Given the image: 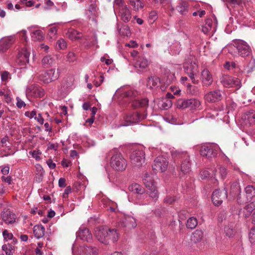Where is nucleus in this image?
<instances>
[{
  "mask_svg": "<svg viewBox=\"0 0 255 255\" xmlns=\"http://www.w3.org/2000/svg\"><path fill=\"white\" fill-rule=\"evenodd\" d=\"M235 44L239 56L245 58L252 55V49L246 42L240 39L235 40Z\"/></svg>",
  "mask_w": 255,
  "mask_h": 255,
  "instance_id": "5",
  "label": "nucleus"
},
{
  "mask_svg": "<svg viewBox=\"0 0 255 255\" xmlns=\"http://www.w3.org/2000/svg\"><path fill=\"white\" fill-rule=\"evenodd\" d=\"M201 80L203 86L208 87L212 84L213 76L208 69H205L201 72Z\"/></svg>",
  "mask_w": 255,
  "mask_h": 255,
  "instance_id": "14",
  "label": "nucleus"
},
{
  "mask_svg": "<svg viewBox=\"0 0 255 255\" xmlns=\"http://www.w3.org/2000/svg\"><path fill=\"white\" fill-rule=\"evenodd\" d=\"M197 220L196 218L192 217L189 218L187 221L186 227L187 228L193 229L197 225Z\"/></svg>",
  "mask_w": 255,
  "mask_h": 255,
  "instance_id": "35",
  "label": "nucleus"
},
{
  "mask_svg": "<svg viewBox=\"0 0 255 255\" xmlns=\"http://www.w3.org/2000/svg\"><path fill=\"white\" fill-rule=\"evenodd\" d=\"M71 188L70 186H67L65 189L63 195V198H66L69 194L71 192Z\"/></svg>",
  "mask_w": 255,
  "mask_h": 255,
  "instance_id": "60",
  "label": "nucleus"
},
{
  "mask_svg": "<svg viewBox=\"0 0 255 255\" xmlns=\"http://www.w3.org/2000/svg\"><path fill=\"white\" fill-rule=\"evenodd\" d=\"M220 82L226 88L241 87V81L238 78L228 75H223L220 78Z\"/></svg>",
  "mask_w": 255,
  "mask_h": 255,
  "instance_id": "6",
  "label": "nucleus"
},
{
  "mask_svg": "<svg viewBox=\"0 0 255 255\" xmlns=\"http://www.w3.org/2000/svg\"><path fill=\"white\" fill-rule=\"evenodd\" d=\"M47 164L51 169H54L56 167L55 163H53L52 159H49L46 161Z\"/></svg>",
  "mask_w": 255,
  "mask_h": 255,
  "instance_id": "61",
  "label": "nucleus"
},
{
  "mask_svg": "<svg viewBox=\"0 0 255 255\" xmlns=\"http://www.w3.org/2000/svg\"><path fill=\"white\" fill-rule=\"evenodd\" d=\"M25 115L29 118L30 119H35L36 116V112L35 111H32L31 112H26L25 113Z\"/></svg>",
  "mask_w": 255,
  "mask_h": 255,
  "instance_id": "55",
  "label": "nucleus"
},
{
  "mask_svg": "<svg viewBox=\"0 0 255 255\" xmlns=\"http://www.w3.org/2000/svg\"><path fill=\"white\" fill-rule=\"evenodd\" d=\"M245 192L248 200L251 199L255 196V188L253 186L249 185L246 187Z\"/></svg>",
  "mask_w": 255,
  "mask_h": 255,
  "instance_id": "31",
  "label": "nucleus"
},
{
  "mask_svg": "<svg viewBox=\"0 0 255 255\" xmlns=\"http://www.w3.org/2000/svg\"><path fill=\"white\" fill-rule=\"evenodd\" d=\"M141 119V117L137 113L128 114L125 117L126 124H124V126H128L131 124L137 123L139 122Z\"/></svg>",
  "mask_w": 255,
  "mask_h": 255,
  "instance_id": "17",
  "label": "nucleus"
},
{
  "mask_svg": "<svg viewBox=\"0 0 255 255\" xmlns=\"http://www.w3.org/2000/svg\"><path fill=\"white\" fill-rule=\"evenodd\" d=\"M56 47L58 49L64 50L67 48V43L65 39L60 38L57 40L56 44Z\"/></svg>",
  "mask_w": 255,
  "mask_h": 255,
  "instance_id": "44",
  "label": "nucleus"
},
{
  "mask_svg": "<svg viewBox=\"0 0 255 255\" xmlns=\"http://www.w3.org/2000/svg\"><path fill=\"white\" fill-rule=\"evenodd\" d=\"M110 153L112 154L110 162L112 167L117 171H122L125 170L127 163L121 153L116 149L112 150Z\"/></svg>",
  "mask_w": 255,
  "mask_h": 255,
  "instance_id": "1",
  "label": "nucleus"
},
{
  "mask_svg": "<svg viewBox=\"0 0 255 255\" xmlns=\"http://www.w3.org/2000/svg\"><path fill=\"white\" fill-rule=\"evenodd\" d=\"M190 164L188 160H185L181 163L179 176L180 178L188 174L190 171Z\"/></svg>",
  "mask_w": 255,
  "mask_h": 255,
  "instance_id": "20",
  "label": "nucleus"
},
{
  "mask_svg": "<svg viewBox=\"0 0 255 255\" xmlns=\"http://www.w3.org/2000/svg\"><path fill=\"white\" fill-rule=\"evenodd\" d=\"M149 62L145 57L143 56H138L135 59L134 66L136 68L143 69L147 67L149 65Z\"/></svg>",
  "mask_w": 255,
  "mask_h": 255,
  "instance_id": "21",
  "label": "nucleus"
},
{
  "mask_svg": "<svg viewBox=\"0 0 255 255\" xmlns=\"http://www.w3.org/2000/svg\"><path fill=\"white\" fill-rule=\"evenodd\" d=\"M45 3L47 6V9H50L54 5V3L50 0H44Z\"/></svg>",
  "mask_w": 255,
  "mask_h": 255,
  "instance_id": "63",
  "label": "nucleus"
},
{
  "mask_svg": "<svg viewBox=\"0 0 255 255\" xmlns=\"http://www.w3.org/2000/svg\"><path fill=\"white\" fill-rule=\"evenodd\" d=\"M45 229L41 225H36L33 228V233L35 237L37 239L43 237L44 235Z\"/></svg>",
  "mask_w": 255,
  "mask_h": 255,
  "instance_id": "27",
  "label": "nucleus"
},
{
  "mask_svg": "<svg viewBox=\"0 0 255 255\" xmlns=\"http://www.w3.org/2000/svg\"><path fill=\"white\" fill-rule=\"evenodd\" d=\"M188 7V4L186 2H182L178 6V10L181 13H182L185 10L187 9Z\"/></svg>",
  "mask_w": 255,
  "mask_h": 255,
  "instance_id": "49",
  "label": "nucleus"
},
{
  "mask_svg": "<svg viewBox=\"0 0 255 255\" xmlns=\"http://www.w3.org/2000/svg\"><path fill=\"white\" fill-rule=\"evenodd\" d=\"M203 237V232L201 230H196L191 236L192 242L196 243L202 241Z\"/></svg>",
  "mask_w": 255,
  "mask_h": 255,
  "instance_id": "26",
  "label": "nucleus"
},
{
  "mask_svg": "<svg viewBox=\"0 0 255 255\" xmlns=\"http://www.w3.org/2000/svg\"><path fill=\"white\" fill-rule=\"evenodd\" d=\"M59 77L58 71L56 72L54 69H51L42 73L39 75V79L44 83L47 84L57 80Z\"/></svg>",
  "mask_w": 255,
  "mask_h": 255,
  "instance_id": "7",
  "label": "nucleus"
},
{
  "mask_svg": "<svg viewBox=\"0 0 255 255\" xmlns=\"http://www.w3.org/2000/svg\"><path fill=\"white\" fill-rule=\"evenodd\" d=\"M228 173L227 169L224 166H220L215 170L214 175L217 177L218 175L222 179H224Z\"/></svg>",
  "mask_w": 255,
  "mask_h": 255,
  "instance_id": "29",
  "label": "nucleus"
},
{
  "mask_svg": "<svg viewBox=\"0 0 255 255\" xmlns=\"http://www.w3.org/2000/svg\"><path fill=\"white\" fill-rule=\"evenodd\" d=\"M32 40L33 41H40L43 38L42 31L40 30H37L33 31L31 34Z\"/></svg>",
  "mask_w": 255,
  "mask_h": 255,
  "instance_id": "33",
  "label": "nucleus"
},
{
  "mask_svg": "<svg viewBox=\"0 0 255 255\" xmlns=\"http://www.w3.org/2000/svg\"><path fill=\"white\" fill-rule=\"evenodd\" d=\"M57 27L56 26H53L49 29L48 32V37L49 39L53 40L57 38Z\"/></svg>",
  "mask_w": 255,
  "mask_h": 255,
  "instance_id": "43",
  "label": "nucleus"
},
{
  "mask_svg": "<svg viewBox=\"0 0 255 255\" xmlns=\"http://www.w3.org/2000/svg\"><path fill=\"white\" fill-rule=\"evenodd\" d=\"M1 180L2 182H6L8 185H10L12 182L11 177L10 176H8L6 177L2 176L1 177Z\"/></svg>",
  "mask_w": 255,
  "mask_h": 255,
  "instance_id": "54",
  "label": "nucleus"
},
{
  "mask_svg": "<svg viewBox=\"0 0 255 255\" xmlns=\"http://www.w3.org/2000/svg\"><path fill=\"white\" fill-rule=\"evenodd\" d=\"M9 78V73L7 71H4L1 74V79L3 81H6Z\"/></svg>",
  "mask_w": 255,
  "mask_h": 255,
  "instance_id": "53",
  "label": "nucleus"
},
{
  "mask_svg": "<svg viewBox=\"0 0 255 255\" xmlns=\"http://www.w3.org/2000/svg\"><path fill=\"white\" fill-rule=\"evenodd\" d=\"M129 4L133 7V10L135 11H137L139 8H141L143 7V5L139 0H131Z\"/></svg>",
  "mask_w": 255,
  "mask_h": 255,
  "instance_id": "40",
  "label": "nucleus"
},
{
  "mask_svg": "<svg viewBox=\"0 0 255 255\" xmlns=\"http://www.w3.org/2000/svg\"><path fill=\"white\" fill-rule=\"evenodd\" d=\"M108 244L111 241L113 242H116L119 239V235L117 230L115 229L110 230L108 229Z\"/></svg>",
  "mask_w": 255,
  "mask_h": 255,
  "instance_id": "28",
  "label": "nucleus"
},
{
  "mask_svg": "<svg viewBox=\"0 0 255 255\" xmlns=\"http://www.w3.org/2000/svg\"><path fill=\"white\" fill-rule=\"evenodd\" d=\"M54 61V59L50 55L45 56L42 60V64L46 67L51 66Z\"/></svg>",
  "mask_w": 255,
  "mask_h": 255,
  "instance_id": "36",
  "label": "nucleus"
},
{
  "mask_svg": "<svg viewBox=\"0 0 255 255\" xmlns=\"http://www.w3.org/2000/svg\"><path fill=\"white\" fill-rule=\"evenodd\" d=\"M172 106L171 101L167 100L165 102H164L162 105V108L164 109H167L170 108Z\"/></svg>",
  "mask_w": 255,
  "mask_h": 255,
  "instance_id": "57",
  "label": "nucleus"
},
{
  "mask_svg": "<svg viewBox=\"0 0 255 255\" xmlns=\"http://www.w3.org/2000/svg\"><path fill=\"white\" fill-rule=\"evenodd\" d=\"M2 249L6 255H12L14 253V247L9 244H4Z\"/></svg>",
  "mask_w": 255,
  "mask_h": 255,
  "instance_id": "39",
  "label": "nucleus"
},
{
  "mask_svg": "<svg viewBox=\"0 0 255 255\" xmlns=\"http://www.w3.org/2000/svg\"><path fill=\"white\" fill-rule=\"evenodd\" d=\"M246 116L250 124L255 125V111L251 110L248 111L246 113Z\"/></svg>",
  "mask_w": 255,
  "mask_h": 255,
  "instance_id": "42",
  "label": "nucleus"
},
{
  "mask_svg": "<svg viewBox=\"0 0 255 255\" xmlns=\"http://www.w3.org/2000/svg\"><path fill=\"white\" fill-rule=\"evenodd\" d=\"M77 237L81 240L87 241V242H91L92 240V235L88 229L85 227H81L78 233Z\"/></svg>",
  "mask_w": 255,
  "mask_h": 255,
  "instance_id": "15",
  "label": "nucleus"
},
{
  "mask_svg": "<svg viewBox=\"0 0 255 255\" xmlns=\"http://www.w3.org/2000/svg\"><path fill=\"white\" fill-rule=\"evenodd\" d=\"M95 235L101 243L108 244V228L102 227L97 228L95 230Z\"/></svg>",
  "mask_w": 255,
  "mask_h": 255,
  "instance_id": "13",
  "label": "nucleus"
},
{
  "mask_svg": "<svg viewBox=\"0 0 255 255\" xmlns=\"http://www.w3.org/2000/svg\"><path fill=\"white\" fill-rule=\"evenodd\" d=\"M222 99L221 91L219 90L210 91L204 96L205 100L209 103H215Z\"/></svg>",
  "mask_w": 255,
  "mask_h": 255,
  "instance_id": "11",
  "label": "nucleus"
},
{
  "mask_svg": "<svg viewBox=\"0 0 255 255\" xmlns=\"http://www.w3.org/2000/svg\"><path fill=\"white\" fill-rule=\"evenodd\" d=\"M160 79L156 76H151L148 78L147 87L151 89H156L158 87Z\"/></svg>",
  "mask_w": 255,
  "mask_h": 255,
  "instance_id": "24",
  "label": "nucleus"
},
{
  "mask_svg": "<svg viewBox=\"0 0 255 255\" xmlns=\"http://www.w3.org/2000/svg\"><path fill=\"white\" fill-rule=\"evenodd\" d=\"M157 17V13L155 11H151L149 13V19L151 22L154 21Z\"/></svg>",
  "mask_w": 255,
  "mask_h": 255,
  "instance_id": "51",
  "label": "nucleus"
},
{
  "mask_svg": "<svg viewBox=\"0 0 255 255\" xmlns=\"http://www.w3.org/2000/svg\"><path fill=\"white\" fill-rule=\"evenodd\" d=\"M235 40L233 41V43L229 44L227 46L228 52L230 53L234 57H237L238 55V50L236 49V47L235 45Z\"/></svg>",
  "mask_w": 255,
  "mask_h": 255,
  "instance_id": "41",
  "label": "nucleus"
},
{
  "mask_svg": "<svg viewBox=\"0 0 255 255\" xmlns=\"http://www.w3.org/2000/svg\"><path fill=\"white\" fill-rule=\"evenodd\" d=\"M227 197V191L224 189L222 191L217 189L212 194V202L216 206L220 205L223 200Z\"/></svg>",
  "mask_w": 255,
  "mask_h": 255,
  "instance_id": "10",
  "label": "nucleus"
},
{
  "mask_svg": "<svg viewBox=\"0 0 255 255\" xmlns=\"http://www.w3.org/2000/svg\"><path fill=\"white\" fill-rule=\"evenodd\" d=\"M34 119L41 125L44 123V119L42 117V115L40 113L38 114L37 116H36Z\"/></svg>",
  "mask_w": 255,
  "mask_h": 255,
  "instance_id": "58",
  "label": "nucleus"
},
{
  "mask_svg": "<svg viewBox=\"0 0 255 255\" xmlns=\"http://www.w3.org/2000/svg\"><path fill=\"white\" fill-rule=\"evenodd\" d=\"M67 60L70 62H73L76 60L75 54L72 52L68 53L67 56Z\"/></svg>",
  "mask_w": 255,
  "mask_h": 255,
  "instance_id": "52",
  "label": "nucleus"
},
{
  "mask_svg": "<svg viewBox=\"0 0 255 255\" xmlns=\"http://www.w3.org/2000/svg\"><path fill=\"white\" fill-rule=\"evenodd\" d=\"M187 92L194 96H199L201 94V91L198 87L191 85L190 84L187 85Z\"/></svg>",
  "mask_w": 255,
  "mask_h": 255,
  "instance_id": "30",
  "label": "nucleus"
},
{
  "mask_svg": "<svg viewBox=\"0 0 255 255\" xmlns=\"http://www.w3.org/2000/svg\"><path fill=\"white\" fill-rule=\"evenodd\" d=\"M29 154L31 155L36 160H39L40 159L39 155L41 154V151L39 150H35L31 151H29Z\"/></svg>",
  "mask_w": 255,
  "mask_h": 255,
  "instance_id": "47",
  "label": "nucleus"
},
{
  "mask_svg": "<svg viewBox=\"0 0 255 255\" xmlns=\"http://www.w3.org/2000/svg\"><path fill=\"white\" fill-rule=\"evenodd\" d=\"M30 52L27 49H22L18 53L17 62L21 65H24L28 63Z\"/></svg>",
  "mask_w": 255,
  "mask_h": 255,
  "instance_id": "18",
  "label": "nucleus"
},
{
  "mask_svg": "<svg viewBox=\"0 0 255 255\" xmlns=\"http://www.w3.org/2000/svg\"><path fill=\"white\" fill-rule=\"evenodd\" d=\"M119 31L120 34L124 36H128L130 34L129 27L127 25H124L119 29Z\"/></svg>",
  "mask_w": 255,
  "mask_h": 255,
  "instance_id": "46",
  "label": "nucleus"
},
{
  "mask_svg": "<svg viewBox=\"0 0 255 255\" xmlns=\"http://www.w3.org/2000/svg\"><path fill=\"white\" fill-rule=\"evenodd\" d=\"M66 35L70 39L73 41L79 39L82 37L81 33L72 28L68 30Z\"/></svg>",
  "mask_w": 255,
  "mask_h": 255,
  "instance_id": "23",
  "label": "nucleus"
},
{
  "mask_svg": "<svg viewBox=\"0 0 255 255\" xmlns=\"http://www.w3.org/2000/svg\"><path fill=\"white\" fill-rule=\"evenodd\" d=\"M9 167L8 166H5L4 167H3L1 170V173L3 174V175H7L9 173Z\"/></svg>",
  "mask_w": 255,
  "mask_h": 255,
  "instance_id": "64",
  "label": "nucleus"
},
{
  "mask_svg": "<svg viewBox=\"0 0 255 255\" xmlns=\"http://www.w3.org/2000/svg\"><path fill=\"white\" fill-rule=\"evenodd\" d=\"M168 165V162L165 157L158 156L154 160L152 168L155 171L163 172L167 170Z\"/></svg>",
  "mask_w": 255,
  "mask_h": 255,
  "instance_id": "8",
  "label": "nucleus"
},
{
  "mask_svg": "<svg viewBox=\"0 0 255 255\" xmlns=\"http://www.w3.org/2000/svg\"><path fill=\"white\" fill-rule=\"evenodd\" d=\"M9 41V39L7 38L0 41V51L4 52L8 48Z\"/></svg>",
  "mask_w": 255,
  "mask_h": 255,
  "instance_id": "45",
  "label": "nucleus"
},
{
  "mask_svg": "<svg viewBox=\"0 0 255 255\" xmlns=\"http://www.w3.org/2000/svg\"><path fill=\"white\" fill-rule=\"evenodd\" d=\"M98 250L96 247L83 246L81 247L79 251L81 255H95Z\"/></svg>",
  "mask_w": 255,
  "mask_h": 255,
  "instance_id": "22",
  "label": "nucleus"
},
{
  "mask_svg": "<svg viewBox=\"0 0 255 255\" xmlns=\"http://www.w3.org/2000/svg\"><path fill=\"white\" fill-rule=\"evenodd\" d=\"M119 16L125 22H128L131 18V13L126 5H122L119 8Z\"/></svg>",
  "mask_w": 255,
  "mask_h": 255,
  "instance_id": "16",
  "label": "nucleus"
},
{
  "mask_svg": "<svg viewBox=\"0 0 255 255\" xmlns=\"http://www.w3.org/2000/svg\"><path fill=\"white\" fill-rule=\"evenodd\" d=\"M219 148L216 144L204 145L201 147L200 154L208 159H211L216 156Z\"/></svg>",
  "mask_w": 255,
  "mask_h": 255,
  "instance_id": "4",
  "label": "nucleus"
},
{
  "mask_svg": "<svg viewBox=\"0 0 255 255\" xmlns=\"http://www.w3.org/2000/svg\"><path fill=\"white\" fill-rule=\"evenodd\" d=\"M148 101L147 99L136 100L133 102V106L135 107H144L148 105Z\"/></svg>",
  "mask_w": 255,
  "mask_h": 255,
  "instance_id": "38",
  "label": "nucleus"
},
{
  "mask_svg": "<svg viewBox=\"0 0 255 255\" xmlns=\"http://www.w3.org/2000/svg\"><path fill=\"white\" fill-rule=\"evenodd\" d=\"M147 192L149 197L151 198L154 201L157 200L158 198V193L156 186L150 188Z\"/></svg>",
  "mask_w": 255,
  "mask_h": 255,
  "instance_id": "37",
  "label": "nucleus"
},
{
  "mask_svg": "<svg viewBox=\"0 0 255 255\" xmlns=\"http://www.w3.org/2000/svg\"><path fill=\"white\" fill-rule=\"evenodd\" d=\"M16 100V106L18 108H21L25 106V104L24 103V102L23 101H22L19 98L17 97Z\"/></svg>",
  "mask_w": 255,
  "mask_h": 255,
  "instance_id": "56",
  "label": "nucleus"
},
{
  "mask_svg": "<svg viewBox=\"0 0 255 255\" xmlns=\"http://www.w3.org/2000/svg\"><path fill=\"white\" fill-rule=\"evenodd\" d=\"M176 106L177 108L182 110L187 108L192 110H200L201 102L194 98L190 99H180L177 101Z\"/></svg>",
  "mask_w": 255,
  "mask_h": 255,
  "instance_id": "2",
  "label": "nucleus"
},
{
  "mask_svg": "<svg viewBox=\"0 0 255 255\" xmlns=\"http://www.w3.org/2000/svg\"><path fill=\"white\" fill-rule=\"evenodd\" d=\"M130 158L135 166H140L144 163V153L142 150H136L132 152Z\"/></svg>",
  "mask_w": 255,
  "mask_h": 255,
  "instance_id": "9",
  "label": "nucleus"
},
{
  "mask_svg": "<svg viewBox=\"0 0 255 255\" xmlns=\"http://www.w3.org/2000/svg\"><path fill=\"white\" fill-rule=\"evenodd\" d=\"M143 183L145 186L148 189L155 186L152 178L148 175H146L143 179Z\"/></svg>",
  "mask_w": 255,
  "mask_h": 255,
  "instance_id": "34",
  "label": "nucleus"
},
{
  "mask_svg": "<svg viewBox=\"0 0 255 255\" xmlns=\"http://www.w3.org/2000/svg\"><path fill=\"white\" fill-rule=\"evenodd\" d=\"M2 220L7 224L15 221V215L8 209L4 211L1 215Z\"/></svg>",
  "mask_w": 255,
  "mask_h": 255,
  "instance_id": "19",
  "label": "nucleus"
},
{
  "mask_svg": "<svg viewBox=\"0 0 255 255\" xmlns=\"http://www.w3.org/2000/svg\"><path fill=\"white\" fill-rule=\"evenodd\" d=\"M66 180L64 178H60L58 181V185L60 187H65L66 186Z\"/></svg>",
  "mask_w": 255,
  "mask_h": 255,
  "instance_id": "59",
  "label": "nucleus"
},
{
  "mask_svg": "<svg viewBox=\"0 0 255 255\" xmlns=\"http://www.w3.org/2000/svg\"><path fill=\"white\" fill-rule=\"evenodd\" d=\"M2 235L5 240H11L13 238V235L11 233H9L6 230L3 231Z\"/></svg>",
  "mask_w": 255,
  "mask_h": 255,
  "instance_id": "50",
  "label": "nucleus"
},
{
  "mask_svg": "<svg viewBox=\"0 0 255 255\" xmlns=\"http://www.w3.org/2000/svg\"><path fill=\"white\" fill-rule=\"evenodd\" d=\"M211 23H210L207 24V26H206V25L203 26L202 31L204 33H207L209 31V30L211 29Z\"/></svg>",
  "mask_w": 255,
  "mask_h": 255,
  "instance_id": "62",
  "label": "nucleus"
},
{
  "mask_svg": "<svg viewBox=\"0 0 255 255\" xmlns=\"http://www.w3.org/2000/svg\"><path fill=\"white\" fill-rule=\"evenodd\" d=\"M119 226L128 229L134 228L136 226V220L130 216H124L120 219Z\"/></svg>",
  "mask_w": 255,
  "mask_h": 255,
  "instance_id": "12",
  "label": "nucleus"
},
{
  "mask_svg": "<svg viewBox=\"0 0 255 255\" xmlns=\"http://www.w3.org/2000/svg\"><path fill=\"white\" fill-rule=\"evenodd\" d=\"M249 240L252 244L255 243V228H252L249 235Z\"/></svg>",
  "mask_w": 255,
  "mask_h": 255,
  "instance_id": "48",
  "label": "nucleus"
},
{
  "mask_svg": "<svg viewBox=\"0 0 255 255\" xmlns=\"http://www.w3.org/2000/svg\"><path fill=\"white\" fill-rule=\"evenodd\" d=\"M130 191L137 194H142L144 192V189L139 184L137 183L132 184L128 187Z\"/></svg>",
  "mask_w": 255,
  "mask_h": 255,
  "instance_id": "25",
  "label": "nucleus"
},
{
  "mask_svg": "<svg viewBox=\"0 0 255 255\" xmlns=\"http://www.w3.org/2000/svg\"><path fill=\"white\" fill-rule=\"evenodd\" d=\"M255 209V201L252 202L246 206L244 212L246 217L249 216L252 211Z\"/></svg>",
  "mask_w": 255,
  "mask_h": 255,
  "instance_id": "32",
  "label": "nucleus"
},
{
  "mask_svg": "<svg viewBox=\"0 0 255 255\" xmlns=\"http://www.w3.org/2000/svg\"><path fill=\"white\" fill-rule=\"evenodd\" d=\"M184 69L185 73L191 79L192 82L194 84H198L199 80H196L195 76L198 73V66L196 61L191 62H187L184 65Z\"/></svg>",
  "mask_w": 255,
  "mask_h": 255,
  "instance_id": "3",
  "label": "nucleus"
}]
</instances>
